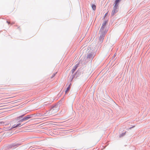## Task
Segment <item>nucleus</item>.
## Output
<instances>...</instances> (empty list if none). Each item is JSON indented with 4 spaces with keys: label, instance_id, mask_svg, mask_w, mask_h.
<instances>
[{
    "label": "nucleus",
    "instance_id": "obj_1",
    "mask_svg": "<svg viewBox=\"0 0 150 150\" xmlns=\"http://www.w3.org/2000/svg\"><path fill=\"white\" fill-rule=\"evenodd\" d=\"M107 23V22L106 21H105L102 24V27L100 30V33H101L103 34V33L104 34H105L106 33V31H105V27Z\"/></svg>",
    "mask_w": 150,
    "mask_h": 150
},
{
    "label": "nucleus",
    "instance_id": "obj_2",
    "mask_svg": "<svg viewBox=\"0 0 150 150\" xmlns=\"http://www.w3.org/2000/svg\"><path fill=\"white\" fill-rule=\"evenodd\" d=\"M120 0H116L115 2V6L114 7L115 10V9L117 8V7L118 6V3H119V1H120Z\"/></svg>",
    "mask_w": 150,
    "mask_h": 150
},
{
    "label": "nucleus",
    "instance_id": "obj_3",
    "mask_svg": "<svg viewBox=\"0 0 150 150\" xmlns=\"http://www.w3.org/2000/svg\"><path fill=\"white\" fill-rule=\"evenodd\" d=\"M100 33V34L101 35H100V37L99 39L100 40H103V37H104L105 34H104L103 33L102 34L101 33Z\"/></svg>",
    "mask_w": 150,
    "mask_h": 150
},
{
    "label": "nucleus",
    "instance_id": "obj_4",
    "mask_svg": "<svg viewBox=\"0 0 150 150\" xmlns=\"http://www.w3.org/2000/svg\"><path fill=\"white\" fill-rule=\"evenodd\" d=\"M77 67H78L76 65L73 67V69L72 70V73H74V71L76 70L77 68Z\"/></svg>",
    "mask_w": 150,
    "mask_h": 150
},
{
    "label": "nucleus",
    "instance_id": "obj_5",
    "mask_svg": "<svg viewBox=\"0 0 150 150\" xmlns=\"http://www.w3.org/2000/svg\"><path fill=\"white\" fill-rule=\"evenodd\" d=\"M91 7L92 9L95 11L96 9V6L95 4H92L91 6Z\"/></svg>",
    "mask_w": 150,
    "mask_h": 150
},
{
    "label": "nucleus",
    "instance_id": "obj_6",
    "mask_svg": "<svg viewBox=\"0 0 150 150\" xmlns=\"http://www.w3.org/2000/svg\"><path fill=\"white\" fill-rule=\"evenodd\" d=\"M30 117L29 115L25 116V117H24L25 121L28 120V119H30Z\"/></svg>",
    "mask_w": 150,
    "mask_h": 150
},
{
    "label": "nucleus",
    "instance_id": "obj_7",
    "mask_svg": "<svg viewBox=\"0 0 150 150\" xmlns=\"http://www.w3.org/2000/svg\"><path fill=\"white\" fill-rule=\"evenodd\" d=\"M71 84L67 88L66 90L65 91V93H66L70 89Z\"/></svg>",
    "mask_w": 150,
    "mask_h": 150
},
{
    "label": "nucleus",
    "instance_id": "obj_8",
    "mask_svg": "<svg viewBox=\"0 0 150 150\" xmlns=\"http://www.w3.org/2000/svg\"><path fill=\"white\" fill-rule=\"evenodd\" d=\"M20 125H21V124L19 123V124H18L16 125V126L15 125H13L12 127V128H14L17 127H18Z\"/></svg>",
    "mask_w": 150,
    "mask_h": 150
},
{
    "label": "nucleus",
    "instance_id": "obj_9",
    "mask_svg": "<svg viewBox=\"0 0 150 150\" xmlns=\"http://www.w3.org/2000/svg\"><path fill=\"white\" fill-rule=\"evenodd\" d=\"M56 73H54L53 74L52 76L50 77L51 78H52L53 77H54L56 75Z\"/></svg>",
    "mask_w": 150,
    "mask_h": 150
},
{
    "label": "nucleus",
    "instance_id": "obj_10",
    "mask_svg": "<svg viewBox=\"0 0 150 150\" xmlns=\"http://www.w3.org/2000/svg\"><path fill=\"white\" fill-rule=\"evenodd\" d=\"M23 116H19V117H17V119L18 120H19V119H20V118H22V117H23Z\"/></svg>",
    "mask_w": 150,
    "mask_h": 150
},
{
    "label": "nucleus",
    "instance_id": "obj_11",
    "mask_svg": "<svg viewBox=\"0 0 150 150\" xmlns=\"http://www.w3.org/2000/svg\"><path fill=\"white\" fill-rule=\"evenodd\" d=\"M25 121V120H24V118H23L20 121V122H22L23 121Z\"/></svg>",
    "mask_w": 150,
    "mask_h": 150
},
{
    "label": "nucleus",
    "instance_id": "obj_12",
    "mask_svg": "<svg viewBox=\"0 0 150 150\" xmlns=\"http://www.w3.org/2000/svg\"><path fill=\"white\" fill-rule=\"evenodd\" d=\"M15 23V21H13L10 24L11 25H12L13 24H14Z\"/></svg>",
    "mask_w": 150,
    "mask_h": 150
},
{
    "label": "nucleus",
    "instance_id": "obj_13",
    "mask_svg": "<svg viewBox=\"0 0 150 150\" xmlns=\"http://www.w3.org/2000/svg\"><path fill=\"white\" fill-rule=\"evenodd\" d=\"M107 13H106L105 15V16H104V18H105V17L107 16Z\"/></svg>",
    "mask_w": 150,
    "mask_h": 150
},
{
    "label": "nucleus",
    "instance_id": "obj_14",
    "mask_svg": "<svg viewBox=\"0 0 150 150\" xmlns=\"http://www.w3.org/2000/svg\"><path fill=\"white\" fill-rule=\"evenodd\" d=\"M7 23H8V24H10L11 23L10 22H9L8 21H7Z\"/></svg>",
    "mask_w": 150,
    "mask_h": 150
},
{
    "label": "nucleus",
    "instance_id": "obj_15",
    "mask_svg": "<svg viewBox=\"0 0 150 150\" xmlns=\"http://www.w3.org/2000/svg\"><path fill=\"white\" fill-rule=\"evenodd\" d=\"M112 12H113V13H115V10H114V11H112Z\"/></svg>",
    "mask_w": 150,
    "mask_h": 150
},
{
    "label": "nucleus",
    "instance_id": "obj_16",
    "mask_svg": "<svg viewBox=\"0 0 150 150\" xmlns=\"http://www.w3.org/2000/svg\"><path fill=\"white\" fill-rule=\"evenodd\" d=\"M125 133H126V132H125V133H123V135H125Z\"/></svg>",
    "mask_w": 150,
    "mask_h": 150
}]
</instances>
